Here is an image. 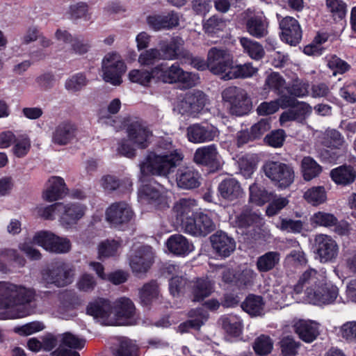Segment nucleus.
Instances as JSON below:
<instances>
[{
    "label": "nucleus",
    "instance_id": "15",
    "mask_svg": "<svg viewBox=\"0 0 356 356\" xmlns=\"http://www.w3.org/2000/svg\"><path fill=\"white\" fill-rule=\"evenodd\" d=\"M184 40L179 36L172 37L170 41L162 40L159 42V51H161V60H176L180 57L187 56L188 52L183 51Z\"/></svg>",
    "mask_w": 356,
    "mask_h": 356
},
{
    "label": "nucleus",
    "instance_id": "39",
    "mask_svg": "<svg viewBox=\"0 0 356 356\" xmlns=\"http://www.w3.org/2000/svg\"><path fill=\"white\" fill-rule=\"evenodd\" d=\"M281 254L277 251H269L259 257L257 259L256 266L260 273H267L279 265Z\"/></svg>",
    "mask_w": 356,
    "mask_h": 356
},
{
    "label": "nucleus",
    "instance_id": "63",
    "mask_svg": "<svg viewBox=\"0 0 356 356\" xmlns=\"http://www.w3.org/2000/svg\"><path fill=\"white\" fill-rule=\"evenodd\" d=\"M188 283L187 280L183 276L172 277L170 280L169 289L170 292L173 296H178L185 291L186 286Z\"/></svg>",
    "mask_w": 356,
    "mask_h": 356
},
{
    "label": "nucleus",
    "instance_id": "3",
    "mask_svg": "<svg viewBox=\"0 0 356 356\" xmlns=\"http://www.w3.org/2000/svg\"><path fill=\"white\" fill-rule=\"evenodd\" d=\"M35 291L22 285L0 283V312L3 318H17L30 314L27 305L35 298Z\"/></svg>",
    "mask_w": 356,
    "mask_h": 356
},
{
    "label": "nucleus",
    "instance_id": "45",
    "mask_svg": "<svg viewBox=\"0 0 356 356\" xmlns=\"http://www.w3.org/2000/svg\"><path fill=\"white\" fill-rule=\"evenodd\" d=\"M301 169L304 179L310 181L318 176L321 167L310 156L304 157L301 162Z\"/></svg>",
    "mask_w": 356,
    "mask_h": 356
},
{
    "label": "nucleus",
    "instance_id": "21",
    "mask_svg": "<svg viewBox=\"0 0 356 356\" xmlns=\"http://www.w3.org/2000/svg\"><path fill=\"white\" fill-rule=\"evenodd\" d=\"M161 186L156 182L142 185L138 189V198L142 203L152 204L155 207L165 203V197L161 191Z\"/></svg>",
    "mask_w": 356,
    "mask_h": 356
},
{
    "label": "nucleus",
    "instance_id": "7",
    "mask_svg": "<svg viewBox=\"0 0 356 356\" xmlns=\"http://www.w3.org/2000/svg\"><path fill=\"white\" fill-rule=\"evenodd\" d=\"M233 56L230 52L222 48L212 47L207 53V68L213 74L225 76L232 70Z\"/></svg>",
    "mask_w": 356,
    "mask_h": 356
},
{
    "label": "nucleus",
    "instance_id": "25",
    "mask_svg": "<svg viewBox=\"0 0 356 356\" xmlns=\"http://www.w3.org/2000/svg\"><path fill=\"white\" fill-rule=\"evenodd\" d=\"M191 300L200 302L213 292V283L207 278H195L188 283Z\"/></svg>",
    "mask_w": 356,
    "mask_h": 356
},
{
    "label": "nucleus",
    "instance_id": "31",
    "mask_svg": "<svg viewBox=\"0 0 356 356\" xmlns=\"http://www.w3.org/2000/svg\"><path fill=\"white\" fill-rule=\"evenodd\" d=\"M197 164L213 167L218 164V152L215 145L197 148L193 156Z\"/></svg>",
    "mask_w": 356,
    "mask_h": 356
},
{
    "label": "nucleus",
    "instance_id": "9",
    "mask_svg": "<svg viewBox=\"0 0 356 356\" xmlns=\"http://www.w3.org/2000/svg\"><path fill=\"white\" fill-rule=\"evenodd\" d=\"M103 79L114 86L122 82V75L126 71V65L119 54L110 53L102 60Z\"/></svg>",
    "mask_w": 356,
    "mask_h": 356
},
{
    "label": "nucleus",
    "instance_id": "37",
    "mask_svg": "<svg viewBox=\"0 0 356 356\" xmlns=\"http://www.w3.org/2000/svg\"><path fill=\"white\" fill-rule=\"evenodd\" d=\"M264 88L273 90L279 97H289L286 93V89H287L286 81L278 72H273L267 75Z\"/></svg>",
    "mask_w": 356,
    "mask_h": 356
},
{
    "label": "nucleus",
    "instance_id": "28",
    "mask_svg": "<svg viewBox=\"0 0 356 356\" xmlns=\"http://www.w3.org/2000/svg\"><path fill=\"white\" fill-rule=\"evenodd\" d=\"M153 259V254L149 246L140 248L130 260L132 270L136 273H143L149 268Z\"/></svg>",
    "mask_w": 356,
    "mask_h": 356
},
{
    "label": "nucleus",
    "instance_id": "13",
    "mask_svg": "<svg viewBox=\"0 0 356 356\" xmlns=\"http://www.w3.org/2000/svg\"><path fill=\"white\" fill-rule=\"evenodd\" d=\"M133 216V210L125 202H114L106 210V220L113 227L129 223Z\"/></svg>",
    "mask_w": 356,
    "mask_h": 356
},
{
    "label": "nucleus",
    "instance_id": "54",
    "mask_svg": "<svg viewBox=\"0 0 356 356\" xmlns=\"http://www.w3.org/2000/svg\"><path fill=\"white\" fill-rule=\"evenodd\" d=\"M88 83V79L85 74L78 73L69 78L65 83L66 90L70 92L81 90Z\"/></svg>",
    "mask_w": 356,
    "mask_h": 356
},
{
    "label": "nucleus",
    "instance_id": "17",
    "mask_svg": "<svg viewBox=\"0 0 356 356\" xmlns=\"http://www.w3.org/2000/svg\"><path fill=\"white\" fill-rule=\"evenodd\" d=\"M281 39L291 46L298 44L302 39L300 26L295 18L286 17L280 22Z\"/></svg>",
    "mask_w": 356,
    "mask_h": 356
},
{
    "label": "nucleus",
    "instance_id": "36",
    "mask_svg": "<svg viewBox=\"0 0 356 356\" xmlns=\"http://www.w3.org/2000/svg\"><path fill=\"white\" fill-rule=\"evenodd\" d=\"M168 250L174 254L184 256L193 250V245L181 234L172 235L166 242Z\"/></svg>",
    "mask_w": 356,
    "mask_h": 356
},
{
    "label": "nucleus",
    "instance_id": "20",
    "mask_svg": "<svg viewBox=\"0 0 356 356\" xmlns=\"http://www.w3.org/2000/svg\"><path fill=\"white\" fill-rule=\"evenodd\" d=\"M146 22L149 27L155 31L170 30L179 24L178 14L170 11L166 14H153L148 15Z\"/></svg>",
    "mask_w": 356,
    "mask_h": 356
},
{
    "label": "nucleus",
    "instance_id": "8",
    "mask_svg": "<svg viewBox=\"0 0 356 356\" xmlns=\"http://www.w3.org/2000/svg\"><path fill=\"white\" fill-rule=\"evenodd\" d=\"M312 250L316 259L321 263L332 262L339 253V246L332 236L318 234L314 236Z\"/></svg>",
    "mask_w": 356,
    "mask_h": 356
},
{
    "label": "nucleus",
    "instance_id": "49",
    "mask_svg": "<svg viewBox=\"0 0 356 356\" xmlns=\"http://www.w3.org/2000/svg\"><path fill=\"white\" fill-rule=\"evenodd\" d=\"M304 198L312 205H319L325 202L326 192L323 186H314L308 189L304 194Z\"/></svg>",
    "mask_w": 356,
    "mask_h": 356
},
{
    "label": "nucleus",
    "instance_id": "57",
    "mask_svg": "<svg viewBox=\"0 0 356 356\" xmlns=\"http://www.w3.org/2000/svg\"><path fill=\"white\" fill-rule=\"evenodd\" d=\"M280 348L284 356H295L300 343L291 336L284 337L280 341Z\"/></svg>",
    "mask_w": 356,
    "mask_h": 356
},
{
    "label": "nucleus",
    "instance_id": "1",
    "mask_svg": "<svg viewBox=\"0 0 356 356\" xmlns=\"http://www.w3.org/2000/svg\"><path fill=\"white\" fill-rule=\"evenodd\" d=\"M182 159V154L174 147L172 142L162 139L159 141L156 149L149 152L140 163V171L143 175L168 177L175 172Z\"/></svg>",
    "mask_w": 356,
    "mask_h": 356
},
{
    "label": "nucleus",
    "instance_id": "26",
    "mask_svg": "<svg viewBox=\"0 0 356 356\" xmlns=\"http://www.w3.org/2000/svg\"><path fill=\"white\" fill-rule=\"evenodd\" d=\"M67 191L64 179L60 177L53 176L47 181L42 197L44 200L51 202L64 197Z\"/></svg>",
    "mask_w": 356,
    "mask_h": 356
},
{
    "label": "nucleus",
    "instance_id": "4",
    "mask_svg": "<svg viewBox=\"0 0 356 356\" xmlns=\"http://www.w3.org/2000/svg\"><path fill=\"white\" fill-rule=\"evenodd\" d=\"M74 275L75 268L73 265L58 261L42 271V281L46 284L64 287L72 282Z\"/></svg>",
    "mask_w": 356,
    "mask_h": 356
},
{
    "label": "nucleus",
    "instance_id": "19",
    "mask_svg": "<svg viewBox=\"0 0 356 356\" xmlns=\"http://www.w3.org/2000/svg\"><path fill=\"white\" fill-rule=\"evenodd\" d=\"M218 135V129L209 124H195L187 128L188 140L195 143L212 141Z\"/></svg>",
    "mask_w": 356,
    "mask_h": 356
},
{
    "label": "nucleus",
    "instance_id": "61",
    "mask_svg": "<svg viewBox=\"0 0 356 356\" xmlns=\"http://www.w3.org/2000/svg\"><path fill=\"white\" fill-rule=\"evenodd\" d=\"M327 41V38L323 35H316L313 42L304 47L303 51L309 56H320L322 54L323 48L321 44Z\"/></svg>",
    "mask_w": 356,
    "mask_h": 356
},
{
    "label": "nucleus",
    "instance_id": "53",
    "mask_svg": "<svg viewBox=\"0 0 356 356\" xmlns=\"http://www.w3.org/2000/svg\"><path fill=\"white\" fill-rule=\"evenodd\" d=\"M225 26V22L217 15L211 16L203 24V29L209 35L216 34L222 31Z\"/></svg>",
    "mask_w": 356,
    "mask_h": 356
},
{
    "label": "nucleus",
    "instance_id": "46",
    "mask_svg": "<svg viewBox=\"0 0 356 356\" xmlns=\"http://www.w3.org/2000/svg\"><path fill=\"white\" fill-rule=\"evenodd\" d=\"M250 200L257 205H263L266 202L271 201L274 194L268 192L265 188L259 187L257 184L250 186Z\"/></svg>",
    "mask_w": 356,
    "mask_h": 356
},
{
    "label": "nucleus",
    "instance_id": "29",
    "mask_svg": "<svg viewBox=\"0 0 356 356\" xmlns=\"http://www.w3.org/2000/svg\"><path fill=\"white\" fill-rule=\"evenodd\" d=\"M330 175L337 185L348 186L355 181L356 170L350 165H342L332 169Z\"/></svg>",
    "mask_w": 356,
    "mask_h": 356
},
{
    "label": "nucleus",
    "instance_id": "59",
    "mask_svg": "<svg viewBox=\"0 0 356 356\" xmlns=\"http://www.w3.org/2000/svg\"><path fill=\"white\" fill-rule=\"evenodd\" d=\"M138 346L131 339L122 338L115 356H137Z\"/></svg>",
    "mask_w": 356,
    "mask_h": 356
},
{
    "label": "nucleus",
    "instance_id": "11",
    "mask_svg": "<svg viewBox=\"0 0 356 356\" xmlns=\"http://www.w3.org/2000/svg\"><path fill=\"white\" fill-rule=\"evenodd\" d=\"M182 229L194 236H206L215 230L216 225L208 214L200 212L185 220Z\"/></svg>",
    "mask_w": 356,
    "mask_h": 356
},
{
    "label": "nucleus",
    "instance_id": "60",
    "mask_svg": "<svg viewBox=\"0 0 356 356\" xmlns=\"http://www.w3.org/2000/svg\"><path fill=\"white\" fill-rule=\"evenodd\" d=\"M256 273L250 268H245L241 271L236 272V286L238 288H245L251 285Z\"/></svg>",
    "mask_w": 356,
    "mask_h": 356
},
{
    "label": "nucleus",
    "instance_id": "43",
    "mask_svg": "<svg viewBox=\"0 0 356 356\" xmlns=\"http://www.w3.org/2000/svg\"><path fill=\"white\" fill-rule=\"evenodd\" d=\"M257 72V68L253 67L252 63H246L243 65H232V70L225 76L224 80L233 79H245L252 76Z\"/></svg>",
    "mask_w": 356,
    "mask_h": 356
},
{
    "label": "nucleus",
    "instance_id": "34",
    "mask_svg": "<svg viewBox=\"0 0 356 356\" xmlns=\"http://www.w3.org/2000/svg\"><path fill=\"white\" fill-rule=\"evenodd\" d=\"M294 101L295 99L291 97H279L273 101L262 102L258 106L257 111L260 115H271L277 112L280 107L286 108L293 105Z\"/></svg>",
    "mask_w": 356,
    "mask_h": 356
},
{
    "label": "nucleus",
    "instance_id": "64",
    "mask_svg": "<svg viewBox=\"0 0 356 356\" xmlns=\"http://www.w3.org/2000/svg\"><path fill=\"white\" fill-rule=\"evenodd\" d=\"M326 6L334 17L342 19L346 13V4L341 0H326Z\"/></svg>",
    "mask_w": 356,
    "mask_h": 356
},
{
    "label": "nucleus",
    "instance_id": "42",
    "mask_svg": "<svg viewBox=\"0 0 356 356\" xmlns=\"http://www.w3.org/2000/svg\"><path fill=\"white\" fill-rule=\"evenodd\" d=\"M268 24L261 17L253 16L246 22L248 32L252 36L260 38L266 35Z\"/></svg>",
    "mask_w": 356,
    "mask_h": 356
},
{
    "label": "nucleus",
    "instance_id": "32",
    "mask_svg": "<svg viewBox=\"0 0 356 356\" xmlns=\"http://www.w3.org/2000/svg\"><path fill=\"white\" fill-rule=\"evenodd\" d=\"M189 320L180 324L178 327L180 332H188L190 329L199 330L208 320V312L203 308L191 309L188 312Z\"/></svg>",
    "mask_w": 356,
    "mask_h": 356
},
{
    "label": "nucleus",
    "instance_id": "24",
    "mask_svg": "<svg viewBox=\"0 0 356 356\" xmlns=\"http://www.w3.org/2000/svg\"><path fill=\"white\" fill-rule=\"evenodd\" d=\"M176 181L179 188L192 190L200 186V175L191 167H181L177 171Z\"/></svg>",
    "mask_w": 356,
    "mask_h": 356
},
{
    "label": "nucleus",
    "instance_id": "5",
    "mask_svg": "<svg viewBox=\"0 0 356 356\" xmlns=\"http://www.w3.org/2000/svg\"><path fill=\"white\" fill-rule=\"evenodd\" d=\"M222 99L229 104V111L232 115L242 116L246 115L252 108V102L245 90L230 86L222 93Z\"/></svg>",
    "mask_w": 356,
    "mask_h": 356
},
{
    "label": "nucleus",
    "instance_id": "40",
    "mask_svg": "<svg viewBox=\"0 0 356 356\" xmlns=\"http://www.w3.org/2000/svg\"><path fill=\"white\" fill-rule=\"evenodd\" d=\"M159 286L156 280H151L145 284L139 290V298L142 305L149 306L159 298Z\"/></svg>",
    "mask_w": 356,
    "mask_h": 356
},
{
    "label": "nucleus",
    "instance_id": "23",
    "mask_svg": "<svg viewBox=\"0 0 356 356\" xmlns=\"http://www.w3.org/2000/svg\"><path fill=\"white\" fill-rule=\"evenodd\" d=\"M220 197L227 201L234 202L243 195V190L240 182L235 178L224 179L218 186Z\"/></svg>",
    "mask_w": 356,
    "mask_h": 356
},
{
    "label": "nucleus",
    "instance_id": "22",
    "mask_svg": "<svg viewBox=\"0 0 356 356\" xmlns=\"http://www.w3.org/2000/svg\"><path fill=\"white\" fill-rule=\"evenodd\" d=\"M210 240L216 253L222 257H228L235 250V241L225 232H217L211 236Z\"/></svg>",
    "mask_w": 356,
    "mask_h": 356
},
{
    "label": "nucleus",
    "instance_id": "2",
    "mask_svg": "<svg viewBox=\"0 0 356 356\" xmlns=\"http://www.w3.org/2000/svg\"><path fill=\"white\" fill-rule=\"evenodd\" d=\"M305 290L307 300L316 305L332 304L339 296V289L331 283H327L323 275L310 268L305 271L293 286L296 294Z\"/></svg>",
    "mask_w": 356,
    "mask_h": 356
},
{
    "label": "nucleus",
    "instance_id": "33",
    "mask_svg": "<svg viewBox=\"0 0 356 356\" xmlns=\"http://www.w3.org/2000/svg\"><path fill=\"white\" fill-rule=\"evenodd\" d=\"M76 129L70 122L59 124L52 133V142L58 145H65L75 137Z\"/></svg>",
    "mask_w": 356,
    "mask_h": 356
},
{
    "label": "nucleus",
    "instance_id": "62",
    "mask_svg": "<svg viewBox=\"0 0 356 356\" xmlns=\"http://www.w3.org/2000/svg\"><path fill=\"white\" fill-rule=\"evenodd\" d=\"M135 312V307L131 300L122 298L118 300L117 314L120 317L131 318Z\"/></svg>",
    "mask_w": 356,
    "mask_h": 356
},
{
    "label": "nucleus",
    "instance_id": "51",
    "mask_svg": "<svg viewBox=\"0 0 356 356\" xmlns=\"http://www.w3.org/2000/svg\"><path fill=\"white\" fill-rule=\"evenodd\" d=\"M97 281L94 275L92 274L85 273L79 276L77 280L76 286L82 292L90 293L97 286Z\"/></svg>",
    "mask_w": 356,
    "mask_h": 356
},
{
    "label": "nucleus",
    "instance_id": "55",
    "mask_svg": "<svg viewBox=\"0 0 356 356\" xmlns=\"http://www.w3.org/2000/svg\"><path fill=\"white\" fill-rule=\"evenodd\" d=\"M160 53L161 51L157 48L144 50L138 56V63L143 66L153 65L161 60Z\"/></svg>",
    "mask_w": 356,
    "mask_h": 356
},
{
    "label": "nucleus",
    "instance_id": "58",
    "mask_svg": "<svg viewBox=\"0 0 356 356\" xmlns=\"http://www.w3.org/2000/svg\"><path fill=\"white\" fill-rule=\"evenodd\" d=\"M273 346V343L269 337L261 335L256 339L253 348L258 355H265L271 352Z\"/></svg>",
    "mask_w": 356,
    "mask_h": 356
},
{
    "label": "nucleus",
    "instance_id": "50",
    "mask_svg": "<svg viewBox=\"0 0 356 356\" xmlns=\"http://www.w3.org/2000/svg\"><path fill=\"white\" fill-rule=\"evenodd\" d=\"M129 79L133 83H138L143 86H148L152 79L153 68L151 71L145 70H132L129 72Z\"/></svg>",
    "mask_w": 356,
    "mask_h": 356
},
{
    "label": "nucleus",
    "instance_id": "52",
    "mask_svg": "<svg viewBox=\"0 0 356 356\" xmlns=\"http://www.w3.org/2000/svg\"><path fill=\"white\" fill-rule=\"evenodd\" d=\"M309 84L300 79H296L292 84L287 86L286 93L295 99V97H302L308 94Z\"/></svg>",
    "mask_w": 356,
    "mask_h": 356
},
{
    "label": "nucleus",
    "instance_id": "10",
    "mask_svg": "<svg viewBox=\"0 0 356 356\" xmlns=\"http://www.w3.org/2000/svg\"><path fill=\"white\" fill-rule=\"evenodd\" d=\"M33 242L51 252L62 254L71 249L70 241L48 232H39L33 238Z\"/></svg>",
    "mask_w": 356,
    "mask_h": 356
},
{
    "label": "nucleus",
    "instance_id": "16",
    "mask_svg": "<svg viewBox=\"0 0 356 356\" xmlns=\"http://www.w3.org/2000/svg\"><path fill=\"white\" fill-rule=\"evenodd\" d=\"M59 218L63 226L74 225L85 215L86 207L79 203L63 204L60 202Z\"/></svg>",
    "mask_w": 356,
    "mask_h": 356
},
{
    "label": "nucleus",
    "instance_id": "38",
    "mask_svg": "<svg viewBox=\"0 0 356 356\" xmlns=\"http://www.w3.org/2000/svg\"><path fill=\"white\" fill-rule=\"evenodd\" d=\"M86 311L88 314L94 316L95 318H105L111 313L112 306L108 300L98 298L88 304Z\"/></svg>",
    "mask_w": 356,
    "mask_h": 356
},
{
    "label": "nucleus",
    "instance_id": "12",
    "mask_svg": "<svg viewBox=\"0 0 356 356\" xmlns=\"http://www.w3.org/2000/svg\"><path fill=\"white\" fill-rule=\"evenodd\" d=\"M207 102L205 94L200 90L187 92L179 103L177 108L181 115L195 116L204 107Z\"/></svg>",
    "mask_w": 356,
    "mask_h": 356
},
{
    "label": "nucleus",
    "instance_id": "48",
    "mask_svg": "<svg viewBox=\"0 0 356 356\" xmlns=\"http://www.w3.org/2000/svg\"><path fill=\"white\" fill-rule=\"evenodd\" d=\"M238 165L240 173L245 179L250 178L257 165L255 156L253 154L242 156L238 160Z\"/></svg>",
    "mask_w": 356,
    "mask_h": 356
},
{
    "label": "nucleus",
    "instance_id": "6",
    "mask_svg": "<svg viewBox=\"0 0 356 356\" xmlns=\"http://www.w3.org/2000/svg\"><path fill=\"white\" fill-rule=\"evenodd\" d=\"M265 175L272 181L279 184L281 188L289 186L294 180V170L290 165L280 162L268 161L262 168Z\"/></svg>",
    "mask_w": 356,
    "mask_h": 356
},
{
    "label": "nucleus",
    "instance_id": "56",
    "mask_svg": "<svg viewBox=\"0 0 356 356\" xmlns=\"http://www.w3.org/2000/svg\"><path fill=\"white\" fill-rule=\"evenodd\" d=\"M311 222L312 224L327 227L336 225L338 220L332 213L319 211L312 216Z\"/></svg>",
    "mask_w": 356,
    "mask_h": 356
},
{
    "label": "nucleus",
    "instance_id": "44",
    "mask_svg": "<svg viewBox=\"0 0 356 356\" xmlns=\"http://www.w3.org/2000/svg\"><path fill=\"white\" fill-rule=\"evenodd\" d=\"M120 244L113 239H106L100 242L98 245V257L100 260L115 257L118 254Z\"/></svg>",
    "mask_w": 356,
    "mask_h": 356
},
{
    "label": "nucleus",
    "instance_id": "14",
    "mask_svg": "<svg viewBox=\"0 0 356 356\" xmlns=\"http://www.w3.org/2000/svg\"><path fill=\"white\" fill-rule=\"evenodd\" d=\"M60 346L51 352V356H80L76 349H81L86 341L71 332L59 334Z\"/></svg>",
    "mask_w": 356,
    "mask_h": 356
},
{
    "label": "nucleus",
    "instance_id": "27",
    "mask_svg": "<svg viewBox=\"0 0 356 356\" xmlns=\"http://www.w3.org/2000/svg\"><path fill=\"white\" fill-rule=\"evenodd\" d=\"M180 73L181 67L177 63H173L170 66L161 63L153 67L154 79L165 83H178Z\"/></svg>",
    "mask_w": 356,
    "mask_h": 356
},
{
    "label": "nucleus",
    "instance_id": "18",
    "mask_svg": "<svg viewBox=\"0 0 356 356\" xmlns=\"http://www.w3.org/2000/svg\"><path fill=\"white\" fill-rule=\"evenodd\" d=\"M127 132L129 140L142 149L148 146L149 138L152 136V131L141 121H133L129 123Z\"/></svg>",
    "mask_w": 356,
    "mask_h": 356
},
{
    "label": "nucleus",
    "instance_id": "30",
    "mask_svg": "<svg viewBox=\"0 0 356 356\" xmlns=\"http://www.w3.org/2000/svg\"><path fill=\"white\" fill-rule=\"evenodd\" d=\"M197 207V202L191 198H181L173 206L172 211L178 222L184 227L185 220L191 218Z\"/></svg>",
    "mask_w": 356,
    "mask_h": 356
},
{
    "label": "nucleus",
    "instance_id": "35",
    "mask_svg": "<svg viewBox=\"0 0 356 356\" xmlns=\"http://www.w3.org/2000/svg\"><path fill=\"white\" fill-rule=\"evenodd\" d=\"M296 333L302 341L312 342L319 334L318 324L313 321L300 320L294 325Z\"/></svg>",
    "mask_w": 356,
    "mask_h": 356
},
{
    "label": "nucleus",
    "instance_id": "47",
    "mask_svg": "<svg viewBox=\"0 0 356 356\" xmlns=\"http://www.w3.org/2000/svg\"><path fill=\"white\" fill-rule=\"evenodd\" d=\"M240 42L251 58L258 60L264 56V49L259 42L247 38H241Z\"/></svg>",
    "mask_w": 356,
    "mask_h": 356
},
{
    "label": "nucleus",
    "instance_id": "41",
    "mask_svg": "<svg viewBox=\"0 0 356 356\" xmlns=\"http://www.w3.org/2000/svg\"><path fill=\"white\" fill-rule=\"evenodd\" d=\"M241 306L243 311L252 316H261L264 314V302L261 296L249 295Z\"/></svg>",
    "mask_w": 356,
    "mask_h": 356
}]
</instances>
